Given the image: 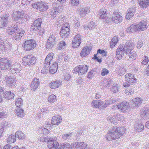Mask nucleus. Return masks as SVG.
I'll use <instances>...</instances> for the list:
<instances>
[{
	"instance_id": "nucleus-55",
	"label": "nucleus",
	"mask_w": 149,
	"mask_h": 149,
	"mask_svg": "<svg viewBox=\"0 0 149 149\" xmlns=\"http://www.w3.org/2000/svg\"><path fill=\"white\" fill-rule=\"evenodd\" d=\"M71 133H69L64 134L63 136V138L64 139H69L72 136Z\"/></svg>"
},
{
	"instance_id": "nucleus-52",
	"label": "nucleus",
	"mask_w": 149,
	"mask_h": 149,
	"mask_svg": "<svg viewBox=\"0 0 149 149\" xmlns=\"http://www.w3.org/2000/svg\"><path fill=\"white\" fill-rule=\"evenodd\" d=\"M116 118L115 115H114L112 117H108L107 118V120L111 123H114L116 122Z\"/></svg>"
},
{
	"instance_id": "nucleus-50",
	"label": "nucleus",
	"mask_w": 149,
	"mask_h": 149,
	"mask_svg": "<svg viewBox=\"0 0 149 149\" xmlns=\"http://www.w3.org/2000/svg\"><path fill=\"white\" fill-rule=\"evenodd\" d=\"M119 89V86L118 84H113L111 90L113 93H116L118 91Z\"/></svg>"
},
{
	"instance_id": "nucleus-58",
	"label": "nucleus",
	"mask_w": 149,
	"mask_h": 149,
	"mask_svg": "<svg viewBox=\"0 0 149 149\" xmlns=\"http://www.w3.org/2000/svg\"><path fill=\"white\" fill-rule=\"evenodd\" d=\"M30 1V0H22L21 3L23 6H26L29 3Z\"/></svg>"
},
{
	"instance_id": "nucleus-22",
	"label": "nucleus",
	"mask_w": 149,
	"mask_h": 149,
	"mask_svg": "<svg viewBox=\"0 0 149 149\" xmlns=\"http://www.w3.org/2000/svg\"><path fill=\"white\" fill-rule=\"evenodd\" d=\"M61 9L59 7H57L52 10L50 12L51 18L52 19H54L57 14L61 12Z\"/></svg>"
},
{
	"instance_id": "nucleus-11",
	"label": "nucleus",
	"mask_w": 149,
	"mask_h": 149,
	"mask_svg": "<svg viewBox=\"0 0 149 149\" xmlns=\"http://www.w3.org/2000/svg\"><path fill=\"white\" fill-rule=\"evenodd\" d=\"M8 61L6 58H2L0 59V69L6 70L9 67Z\"/></svg>"
},
{
	"instance_id": "nucleus-10",
	"label": "nucleus",
	"mask_w": 149,
	"mask_h": 149,
	"mask_svg": "<svg viewBox=\"0 0 149 149\" xmlns=\"http://www.w3.org/2000/svg\"><path fill=\"white\" fill-rule=\"evenodd\" d=\"M42 22V20L41 18H38L36 20L31 26V30L35 31L39 30L41 27V23Z\"/></svg>"
},
{
	"instance_id": "nucleus-6",
	"label": "nucleus",
	"mask_w": 149,
	"mask_h": 149,
	"mask_svg": "<svg viewBox=\"0 0 149 149\" xmlns=\"http://www.w3.org/2000/svg\"><path fill=\"white\" fill-rule=\"evenodd\" d=\"M56 36L55 35L52 34L49 37L46 45L47 48H52L54 45L56 44L57 40Z\"/></svg>"
},
{
	"instance_id": "nucleus-32",
	"label": "nucleus",
	"mask_w": 149,
	"mask_h": 149,
	"mask_svg": "<svg viewBox=\"0 0 149 149\" xmlns=\"http://www.w3.org/2000/svg\"><path fill=\"white\" fill-rule=\"evenodd\" d=\"M128 13L126 16V19H130L134 15L135 9L134 8H130L128 10Z\"/></svg>"
},
{
	"instance_id": "nucleus-9",
	"label": "nucleus",
	"mask_w": 149,
	"mask_h": 149,
	"mask_svg": "<svg viewBox=\"0 0 149 149\" xmlns=\"http://www.w3.org/2000/svg\"><path fill=\"white\" fill-rule=\"evenodd\" d=\"M81 42V36L80 34H77L72 40V46L74 48H77L79 46Z\"/></svg>"
},
{
	"instance_id": "nucleus-46",
	"label": "nucleus",
	"mask_w": 149,
	"mask_h": 149,
	"mask_svg": "<svg viewBox=\"0 0 149 149\" xmlns=\"http://www.w3.org/2000/svg\"><path fill=\"white\" fill-rule=\"evenodd\" d=\"M38 132L41 134H49L50 132L46 128H40L38 129Z\"/></svg>"
},
{
	"instance_id": "nucleus-5",
	"label": "nucleus",
	"mask_w": 149,
	"mask_h": 149,
	"mask_svg": "<svg viewBox=\"0 0 149 149\" xmlns=\"http://www.w3.org/2000/svg\"><path fill=\"white\" fill-rule=\"evenodd\" d=\"M23 45L24 49L26 51H30L33 49L36 46L35 41L33 40H27L24 42Z\"/></svg>"
},
{
	"instance_id": "nucleus-39",
	"label": "nucleus",
	"mask_w": 149,
	"mask_h": 149,
	"mask_svg": "<svg viewBox=\"0 0 149 149\" xmlns=\"http://www.w3.org/2000/svg\"><path fill=\"white\" fill-rule=\"evenodd\" d=\"M8 20L7 17L6 18L5 17H2L1 19V27H4L6 25Z\"/></svg>"
},
{
	"instance_id": "nucleus-23",
	"label": "nucleus",
	"mask_w": 149,
	"mask_h": 149,
	"mask_svg": "<svg viewBox=\"0 0 149 149\" xmlns=\"http://www.w3.org/2000/svg\"><path fill=\"white\" fill-rule=\"evenodd\" d=\"M39 84V80L37 79H34L32 81L31 84V90L33 91L35 90L38 88Z\"/></svg>"
},
{
	"instance_id": "nucleus-31",
	"label": "nucleus",
	"mask_w": 149,
	"mask_h": 149,
	"mask_svg": "<svg viewBox=\"0 0 149 149\" xmlns=\"http://www.w3.org/2000/svg\"><path fill=\"white\" fill-rule=\"evenodd\" d=\"M58 65L56 62H54L50 68L49 72L52 74L55 73L57 71Z\"/></svg>"
},
{
	"instance_id": "nucleus-53",
	"label": "nucleus",
	"mask_w": 149,
	"mask_h": 149,
	"mask_svg": "<svg viewBox=\"0 0 149 149\" xmlns=\"http://www.w3.org/2000/svg\"><path fill=\"white\" fill-rule=\"evenodd\" d=\"M17 137L14 133L11 134V137H10V143H13L16 141V138Z\"/></svg>"
},
{
	"instance_id": "nucleus-7",
	"label": "nucleus",
	"mask_w": 149,
	"mask_h": 149,
	"mask_svg": "<svg viewBox=\"0 0 149 149\" xmlns=\"http://www.w3.org/2000/svg\"><path fill=\"white\" fill-rule=\"evenodd\" d=\"M69 26L67 23L64 24L61 28L60 35L61 37L63 38L67 37L69 34Z\"/></svg>"
},
{
	"instance_id": "nucleus-36",
	"label": "nucleus",
	"mask_w": 149,
	"mask_h": 149,
	"mask_svg": "<svg viewBox=\"0 0 149 149\" xmlns=\"http://www.w3.org/2000/svg\"><path fill=\"white\" fill-rule=\"evenodd\" d=\"M107 10L105 9H100L99 11V15L101 19H104L106 17L107 14L106 13Z\"/></svg>"
},
{
	"instance_id": "nucleus-61",
	"label": "nucleus",
	"mask_w": 149,
	"mask_h": 149,
	"mask_svg": "<svg viewBox=\"0 0 149 149\" xmlns=\"http://www.w3.org/2000/svg\"><path fill=\"white\" fill-rule=\"evenodd\" d=\"M64 149H71L72 148V146L69 143H63Z\"/></svg>"
},
{
	"instance_id": "nucleus-2",
	"label": "nucleus",
	"mask_w": 149,
	"mask_h": 149,
	"mask_svg": "<svg viewBox=\"0 0 149 149\" xmlns=\"http://www.w3.org/2000/svg\"><path fill=\"white\" fill-rule=\"evenodd\" d=\"M125 129L124 127H113L112 130L106 134V138L109 141L117 139L125 133Z\"/></svg>"
},
{
	"instance_id": "nucleus-27",
	"label": "nucleus",
	"mask_w": 149,
	"mask_h": 149,
	"mask_svg": "<svg viewBox=\"0 0 149 149\" xmlns=\"http://www.w3.org/2000/svg\"><path fill=\"white\" fill-rule=\"evenodd\" d=\"M62 82L59 81H55L51 82L49 86L52 89L58 88L61 84Z\"/></svg>"
},
{
	"instance_id": "nucleus-24",
	"label": "nucleus",
	"mask_w": 149,
	"mask_h": 149,
	"mask_svg": "<svg viewBox=\"0 0 149 149\" xmlns=\"http://www.w3.org/2000/svg\"><path fill=\"white\" fill-rule=\"evenodd\" d=\"M126 31L127 32H131L132 33L136 32L139 31L137 24H132L129 27L126 29Z\"/></svg>"
},
{
	"instance_id": "nucleus-49",
	"label": "nucleus",
	"mask_w": 149,
	"mask_h": 149,
	"mask_svg": "<svg viewBox=\"0 0 149 149\" xmlns=\"http://www.w3.org/2000/svg\"><path fill=\"white\" fill-rule=\"evenodd\" d=\"M115 101V100L112 98H110L109 100H107L104 103V106L105 107H106V106L112 104Z\"/></svg>"
},
{
	"instance_id": "nucleus-44",
	"label": "nucleus",
	"mask_w": 149,
	"mask_h": 149,
	"mask_svg": "<svg viewBox=\"0 0 149 149\" xmlns=\"http://www.w3.org/2000/svg\"><path fill=\"white\" fill-rule=\"evenodd\" d=\"M126 71V70L124 67H120L117 71L118 75L121 76L125 74Z\"/></svg>"
},
{
	"instance_id": "nucleus-35",
	"label": "nucleus",
	"mask_w": 149,
	"mask_h": 149,
	"mask_svg": "<svg viewBox=\"0 0 149 149\" xmlns=\"http://www.w3.org/2000/svg\"><path fill=\"white\" fill-rule=\"evenodd\" d=\"M140 6L143 8H146L149 5V0H141L139 1Z\"/></svg>"
},
{
	"instance_id": "nucleus-21",
	"label": "nucleus",
	"mask_w": 149,
	"mask_h": 149,
	"mask_svg": "<svg viewBox=\"0 0 149 149\" xmlns=\"http://www.w3.org/2000/svg\"><path fill=\"white\" fill-rule=\"evenodd\" d=\"M126 81H128L130 83L134 82L135 79L134 77V75L130 73H127L125 75Z\"/></svg>"
},
{
	"instance_id": "nucleus-29",
	"label": "nucleus",
	"mask_w": 149,
	"mask_h": 149,
	"mask_svg": "<svg viewBox=\"0 0 149 149\" xmlns=\"http://www.w3.org/2000/svg\"><path fill=\"white\" fill-rule=\"evenodd\" d=\"M89 11L90 9L88 7H86L85 8H79V9H78V12L82 15H86Z\"/></svg>"
},
{
	"instance_id": "nucleus-34",
	"label": "nucleus",
	"mask_w": 149,
	"mask_h": 149,
	"mask_svg": "<svg viewBox=\"0 0 149 149\" xmlns=\"http://www.w3.org/2000/svg\"><path fill=\"white\" fill-rule=\"evenodd\" d=\"M16 115L20 117H23L24 115V110L22 109L19 108H17L15 111Z\"/></svg>"
},
{
	"instance_id": "nucleus-19",
	"label": "nucleus",
	"mask_w": 149,
	"mask_h": 149,
	"mask_svg": "<svg viewBox=\"0 0 149 149\" xmlns=\"http://www.w3.org/2000/svg\"><path fill=\"white\" fill-rule=\"evenodd\" d=\"M52 124L54 125H58L62 121L61 116L59 115L54 116L52 118Z\"/></svg>"
},
{
	"instance_id": "nucleus-63",
	"label": "nucleus",
	"mask_w": 149,
	"mask_h": 149,
	"mask_svg": "<svg viewBox=\"0 0 149 149\" xmlns=\"http://www.w3.org/2000/svg\"><path fill=\"white\" fill-rule=\"evenodd\" d=\"M16 84V81L14 79L12 78L11 79L10 78V86H13V87H14L15 86Z\"/></svg>"
},
{
	"instance_id": "nucleus-16",
	"label": "nucleus",
	"mask_w": 149,
	"mask_h": 149,
	"mask_svg": "<svg viewBox=\"0 0 149 149\" xmlns=\"http://www.w3.org/2000/svg\"><path fill=\"white\" fill-rule=\"evenodd\" d=\"M24 12L23 11H15L13 12L12 17L13 19L17 20L22 17L24 15Z\"/></svg>"
},
{
	"instance_id": "nucleus-28",
	"label": "nucleus",
	"mask_w": 149,
	"mask_h": 149,
	"mask_svg": "<svg viewBox=\"0 0 149 149\" xmlns=\"http://www.w3.org/2000/svg\"><path fill=\"white\" fill-rule=\"evenodd\" d=\"M66 18L63 15H61L58 18V19L56 21V24L58 26H59L63 24V22H65Z\"/></svg>"
},
{
	"instance_id": "nucleus-40",
	"label": "nucleus",
	"mask_w": 149,
	"mask_h": 149,
	"mask_svg": "<svg viewBox=\"0 0 149 149\" xmlns=\"http://www.w3.org/2000/svg\"><path fill=\"white\" fill-rule=\"evenodd\" d=\"M15 134L16 137L19 139H23L25 137L24 134L21 131H18L16 132Z\"/></svg>"
},
{
	"instance_id": "nucleus-54",
	"label": "nucleus",
	"mask_w": 149,
	"mask_h": 149,
	"mask_svg": "<svg viewBox=\"0 0 149 149\" xmlns=\"http://www.w3.org/2000/svg\"><path fill=\"white\" fill-rule=\"evenodd\" d=\"M56 142H54L49 143L47 145L48 147L50 149H53L54 148H55L56 145Z\"/></svg>"
},
{
	"instance_id": "nucleus-62",
	"label": "nucleus",
	"mask_w": 149,
	"mask_h": 149,
	"mask_svg": "<svg viewBox=\"0 0 149 149\" xmlns=\"http://www.w3.org/2000/svg\"><path fill=\"white\" fill-rule=\"evenodd\" d=\"M41 114L42 115H44L49 112L47 108H44L41 109Z\"/></svg>"
},
{
	"instance_id": "nucleus-45",
	"label": "nucleus",
	"mask_w": 149,
	"mask_h": 149,
	"mask_svg": "<svg viewBox=\"0 0 149 149\" xmlns=\"http://www.w3.org/2000/svg\"><path fill=\"white\" fill-rule=\"evenodd\" d=\"M65 42L64 41H62L57 46V49L59 50L64 49L65 48Z\"/></svg>"
},
{
	"instance_id": "nucleus-15",
	"label": "nucleus",
	"mask_w": 149,
	"mask_h": 149,
	"mask_svg": "<svg viewBox=\"0 0 149 149\" xmlns=\"http://www.w3.org/2000/svg\"><path fill=\"white\" fill-rule=\"evenodd\" d=\"M111 19L112 21L115 23H118L121 22L123 20V17L118 13H113L112 15Z\"/></svg>"
},
{
	"instance_id": "nucleus-26",
	"label": "nucleus",
	"mask_w": 149,
	"mask_h": 149,
	"mask_svg": "<svg viewBox=\"0 0 149 149\" xmlns=\"http://www.w3.org/2000/svg\"><path fill=\"white\" fill-rule=\"evenodd\" d=\"M137 24L139 31H144L148 27L146 22L144 21H142Z\"/></svg>"
},
{
	"instance_id": "nucleus-48",
	"label": "nucleus",
	"mask_w": 149,
	"mask_h": 149,
	"mask_svg": "<svg viewBox=\"0 0 149 149\" xmlns=\"http://www.w3.org/2000/svg\"><path fill=\"white\" fill-rule=\"evenodd\" d=\"M17 29V25H14L13 26H12L11 27H10V35H12L15 33Z\"/></svg>"
},
{
	"instance_id": "nucleus-30",
	"label": "nucleus",
	"mask_w": 149,
	"mask_h": 149,
	"mask_svg": "<svg viewBox=\"0 0 149 149\" xmlns=\"http://www.w3.org/2000/svg\"><path fill=\"white\" fill-rule=\"evenodd\" d=\"M104 102L99 100H95L92 101V105L94 107L97 108L103 104Z\"/></svg>"
},
{
	"instance_id": "nucleus-43",
	"label": "nucleus",
	"mask_w": 149,
	"mask_h": 149,
	"mask_svg": "<svg viewBox=\"0 0 149 149\" xmlns=\"http://www.w3.org/2000/svg\"><path fill=\"white\" fill-rule=\"evenodd\" d=\"M48 100L49 103H53L57 100L56 97L55 95L52 94L49 96Z\"/></svg>"
},
{
	"instance_id": "nucleus-41",
	"label": "nucleus",
	"mask_w": 149,
	"mask_h": 149,
	"mask_svg": "<svg viewBox=\"0 0 149 149\" xmlns=\"http://www.w3.org/2000/svg\"><path fill=\"white\" fill-rule=\"evenodd\" d=\"M118 41V37H114L112 39L110 43V47H113L116 44Z\"/></svg>"
},
{
	"instance_id": "nucleus-37",
	"label": "nucleus",
	"mask_w": 149,
	"mask_h": 149,
	"mask_svg": "<svg viewBox=\"0 0 149 149\" xmlns=\"http://www.w3.org/2000/svg\"><path fill=\"white\" fill-rule=\"evenodd\" d=\"M132 49H131V51H130L127 54L126 53V54H128V55L130 58L135 59L136 58L137 55L135 51H133L132 52Z\"/></svg>"
},
{
	"instance_id": "nucleus-56",
	"label": "nucleus",
	"mask_w": 149,
	"mask_h": 149,
	"mask_svg": "<svg viewBox=\"0 0 149 149\" xmlns=\"http://www.w3.org/2000/svg\"><path fill=\"white\" fill-rule=\"evenodd\" d=\"M79 0H70V4L72 6H76L79 4Z\"/></svg>"
},
{
	"instance_id": "nucleus-3",
	"label": "nucleus",
	"mask_w": 149,
	"mask_h": 149,
	"mask_svg": "<svg viewBox=\"0 0 149 149\" xmlns=\"http://www.w3.org/2000/svg\"><path fill=\"white\" fill-rule=\"evenodd\" d=\"M22 60L23 61L22 63V64L26 66L33 64L36 62V60L35 57L32 54H31L24 57Z\"/></svg>"
},
{
	"instance_id": "nucleus-20",
	"label": "nucleus",
	"mask_w": 149,
	"mask_h": 149,
	"mask_svg": "<svg viewBox=\"0 0 149 149\" xmlns=\"http://www.w3.org/2000/svg\"><path fill=\"white\" fill-rule=\"evenodd\" d=\"M24 31L23 30H19L18 31V32L16 34L15 36H11L12 39L13 40H18L21 39V37L23 36L24 33Z\"/></svg>"
},
{
	"instance_id": "nucleus-33",
	"label": "nucleus",
	"mask_w": 149,
	"mask_h": 149,
	"mask_svg": "<svg viewBox=\"0 0 149 149\" xmlns=\"http://www.w3.org/2000/svg\"><path fill=\"white\" fill-rule=\"evenodd\" d=\"M135 130L137 132L142 131L144 128V126L141 123L136 124L134 125Z\"/></svg>"
},
{
	"instance_id": "nucleus-60",
	"label": "nucleus",
	"mask_w": 149,
	"mask_h": 149,
	"mask_svg": "<svg viewBox=\"0 0 149 149\" xmlns=\"http://www.w3.org/2000/svg\"><path fill=\"white\" fill-rule=\"evenodd\" d=\"M71 77L70 74L67 73L64 75V79L66 81H68L70 79Z\"/></svg>"
},
{
	"instance_id": "nucleus-42",
	"label": "nucleus",
	"mask_w": 149,
	"mask_h": 149,
	"mask_svg": "<svg viewBox=\"0 0 149 149\" xmlns=\"http://www.w3.org/2000/svg\"><path fill=\"white\" fill-rule=\"evenodd\" d=\"M23 101L21 98H18L16 100L15 104L17 107L20 108L23 105Z\"/></svg>"
},
{
	"instance_id": "nucleus-18",
	"label": "nucleus",
	"mask_w": 149,
	"mask_h": 149,
	"mask_svg": "<svg viewBox=\"0 0 149 149\" xmlns=\"http://www.w3.org/2000/svg\"><path fill=\"white\" fill-rule=\"evenodd\" d=\"M91 49L90 47L88 46H85L82 49L80 53V56L82 57L87 56L89 54Z\"/></svg>"
},
{
	"instance_id": "nucleus-25",
	"label": "nucleus",
	"mask_w": 149,
	"mask_h": 149,
	"mask_svg": "<svg viewBox=\"0 0 149 149\" xmlns=\"http://www.w3.org/2000/svg\"><path fill=\"white\" fill-rule=\"evenodd\" d=\"M142 118L143 120L149 119V109H146L145 110H142L140 113Z\"/></svg>"
},
{
	"instance_id": "nucleus-17",
	"label": "nucleus",
	"mask_w": 149,
	"mask_h": 149,
	"mask_svg": "<svg viewBox=\"0 0 149 149\" xmlns=\"http://www.w3.org/2000/svg\"><path fill=\"white\" fill-rule=\"evenodd\" d=\"M142 100L140 98H134L131 101L130 104L132 107H135L139 105L142 102Z\"/></svg>"
},
{
	"instance_id": "nucleus-59",
	"label": "nucleus",
	"mask_w": 149,
	"mask_h": 149,
	"mask_svg": "<svg viewBox=\"0 0 149 149\" xmlns=\"http://www.w3.org/2000/svg\"><path fill=\"white\" fill-rule=\"evenodd\" d=\"M109 72V70L106 68L103 69L102 70L101 75L102 76H104L107 75Z\"/></svg>"
},
{
	"instance_id": "nucleus-47",
	"label": "nucleus",
	"mask_w": 149,
	"mask_h": 149,
	"mask_svg": "<svg viewBox=\"0 0 149 149\" xmlns=\"http://www.w3.org/2000/svg\"><path fill=\"white\" fill-rule=\"evenodd\" d=\"M87 144L84 142H78V149H83L85 148L87 146Z\"/></svg>"
},
{
	"instance_id": "nucleus-1",
	"label": "nucleus",
	"mask_w": 149,
	"mask_h": 149,
	"mask_svg": "<svg viewBox=\"0 0 149 149\" xmlns=\"http://www.w3.org/2000/svg\"><path fill=\"white\" fill-rule=\"evenodd\" d=\"M134 43L132 41H128L125 44H122L118 46L117 49L116 58L117 59H120L124 54L128 53L131 49H133L134 47Z\"/></svg>"
},
{
	"instance_id": "nucleus-4",
	"label": "nucleus",
	"mask_w": 149,
	"mask_h": 149,
	"mask_svg": "<svg viewBox=\"0 0 149 149\" xmlns=\"http://www.w3.org/2000/svg\"><path fill=\"white\" fill-rule=\"evenodd\" d=\"M32 7L40 11H45L48 8V6L47 3L41 1L33 3L32 4Z\"/></svg>"
},
{
	"instance_id": "nucleus-12",
	"label": "nucleus",
	"mask_w": 149,
	"mask_h": 149,
	"mask_svg": "<svg viewBox=\"0 0 149 149\" xmlns=\"http://www.w3.org/2000/svg\"><path fill=\"white\" fill-rule=\"evenodd\" d=\"M118 109H120L121 111L124 112L129 109L130 106L129 104L127 102H124L117 106Z\"/></svg>"
},
{
	"instance_id": "nucleus-64",
	"label": "nucleus",
	"mask_w": 149,
	"mask_h": 149,
	"mask_svg": "<svg viewBox=\"0 0 149 149\" xmlns=\"http://www.w3.org/2000/svg\"><path fill=\"white\" fill-rule=\"evenodd\" d=\"M97 54H100L101 55L105 56L107 55L105 51L104 50H101L100 49H99L97 50Z\"/></svg>"
},
{
	"instance_id": "nucleus-8",
	"label": "nucleus",
	"mask_w": 149,
	"mask_h": 149,
	"mask_svg": "<svg viewBox=\"0 0 149 149\" xmlns=\"http://www.w3.org/2000/svg\"><path fill=\"white\" fill-rule=\"evenodd\" d=\"M88 66L85 65H80L76 67L74 70L75 72H77L80 75L84 74L86 73L88 70Z\"/></svg>"
},
{
	"instance_id": "nucleus-38",
	"label": "nucleus",
	"mask_w": 149,
	"mask_h": 149,
	"mask_svg": "<svg viewBox=\"0 0 149 149\" xmlns=\"http://www.w3.org/2000/svg\"><path fill=\"white\" fill-rule=\"evenodd\" d=\"M96 25L95 23L91 22L89 23L88 25H84V27L85 29L88 28L90 30L93 29L95 27Z\"/></svg>"
},
{
	"instance_id": "nucleus-14",
	"label": "nucleus",
	"mask_w": 149,
	"mask_h": 149,
	"mask_svg": "<svg viewBox=\"0 0 149 149\" xmlns=\"http://www.w3.org/2000/svg\"><path fill=\"white\" fill-rule=\"evenodd\" d=\"M20 65L17 63H15L14 64L12 65L10 67V72H11L12 74H16L19 72L20 70Z\"/></svg>"
},
{
	"instance_id": "nucleus-51",
	"label": "nucleus",
	"mask_w": 149,
	"mask_h": 149,
	"mask_svg": "<svg viewBox=\"0 0 149 149\" xmlns=\"http://www.w3.org/2000/svg\"><path fill=\"white\" fill-rule=\"evenodd\" d=\"M116 122L117 120L120 121H123L125 120V117L123 115H121L118 114L116 115Z\"/></svg>"
},
{
	"instance_id": "nucleus-57",
	"label": "nucleus",
	"mask_w": 149,
	"mask_h": 149,
	"mask_svg": "<svg viewBox=\"0 0 149 149\" xmlns=\"http://www.w3.org/2000/svg\"><path fill=\"white\" fill-rule=\"evenodd\" d=\"M56 143V149H64V147H63V143L59 144L57 142Z\"/></svg>"
},
{
	"instance_id": "nucleus-13",
	"label": "nucleus",
	"mask_w": 149,
	"mask_h": 149,
	"mask_svg": "<svg viewBox=\"0 0 149 149\" xmlns=\"http://www.w3.org/2000/svg\"><path fill=\"white\" fill-rule=\"evenodd\" d=\"M54 54L53 52L49 53L45 59V62L44 66L46 68H48L50 64V62L52 60Z\"/></svg>"
}]
</instances>
